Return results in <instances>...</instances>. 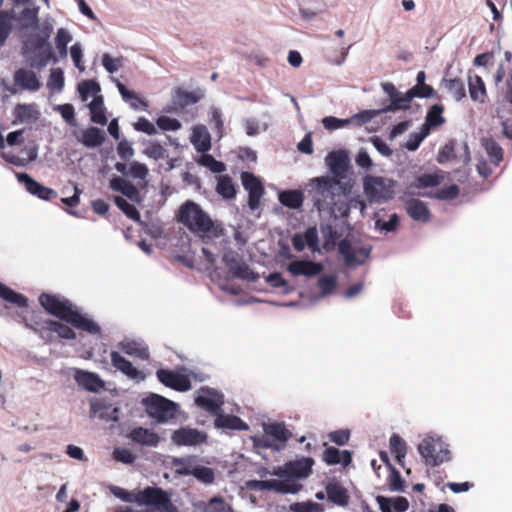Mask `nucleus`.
<instances>
[{
    "mask_svg": "<svg viewBox=\"0 0 512 512\" xmlns=\"http://www.w3.org/2000/svg\"><path fill=\"white\" fill-rule=\"evenodd\" d=\"M17 179L20 183L24 184L26 190L30 194L35 195L42 200L49 201L57 198V192L55 190L40 184L27 173L17 174Z\"/></svg>",
    "mask_w": 512,
    "mask_h": 512,
    "instance_id": "obj_15",
    "label": "nucleus"
},
{
    "mask_svg": "<svg viewBox=\"0 0 512 512\" xmlns=\"http://www.w3.org/2000/svg\"><path fill=\"white\" fill-rule=\"evenodd\" d=\"M223 262L228 271L236 278L253 279L248 265L234 251H227L223 255Z\"/></svg>",
    "mask_w": 512,
    "mask_h": 512,
    "instance_id": "obj_16",
    "label": "nucleus"
},
{
    "mask_svg": "<svg viewBox=\"0 0 512 512\" xmlns=\"http://www.w3.org/2000/svg\"><path fill=\"white\" fill-rule=\"evenodd\" d=\"M78 92L83 102L100 92V85L95 80H84L78 85Z\"/></svg>",
    "mask_w": 512,
    "mask_h": 512,
    "instance_id": "obj_50",
    "label": "nucleus"
},
{
    "mask_svg": "<svg viewBox=\"0 0 512 512\" xmlns=\"http://www.w3.org/2000/svg\"><path fill=\"white\" fill-rule=\"evenodd\" d=\"M71 40H72V37L66 29H64V28L58 29L56 37H55V44H56V47L59 50V53L62 57L67 56V45L69 42H71Z\"/></svg>",
    "mask_w": 512,
    "mask_h": 512,
    "instance_id": "obj_55",
    "label": "nucleus"
},
{
    "mask_svg": "<svg viewBox=\"0 0 512 512\" xmlns=\"http://www.w3.org/2000/svg\"><path fill=\"white\" fill-rule=\"evenodd\" d=\"M203 512H233V510L222 497L215 496L204 505Z\"/></svg>",
    "mask_w": 512,
    "mask_h": 512,
    "instance_id": "obj_54",
    "label": "nucleus"
},
{
    "mask_svg": "<svg viewBox=\"0 0 512 512\" xmlns=\"http://www.w3.org/2000/svg\"><path fill=\"white\" fill-rule=\"evenodd\" d=\"M241 181L245 190L248 191V205L255 210L260 205V199L264 194V186L261 181L251 172H242Z\"/></svg>",
    "mask_w": 512,
    "mask_h": 512,
    "instance_id": "obj_11",
    "label": "nucleus"
},
{
    "mask_svg": "<svg viewBox=\"0 0 512 512\" xmlns=\"http://www.w3.org/2000/svg\"><path fill=\"white\" fill-rule=\"evenodd\" d=\"M195 404L212 415H218L222 409L223 397L212 388H201L195 398Z\"/></svg>",
    "mask_w": 512,
    "mask_h": 512,
    "instance_id": "obj_13",
    "label": "nucleus"
},
{
    "mask_svg": "<svg viewBox=\"0 0 512 512\" xmlns=\"http://www.w3.org/2000/svg\"><path fill=\"white\" fill-rule=\"evenodd\" d=\"M120 410L111 404L96 400L91 402V414L106 422H117L119 420Z\"/></svg>",
    "mask_w": 512,
    "mask_h": 512,
    "instance_id": "obj_22",
    "label": "nucleus"
},
{
    "mask_svg": "<svg viewBox=\"0 0 512 512\" xmlns=\"http://www.w3.org/2000/svg\"><path fill=\"white\" fill-rule=\"evenodd\" d=\"M344 194L341 181L330 176L315 177L309 181L308 196L319 211L336 212V206Z\"/></svg>",
    "mask_w": 512,
    "mask_h": 512,
    "instance_id": "obj_2",
    "label": "nucleus"
},
{
    "mask_svg": "<svg viewBox=\"0 0 512 512\" xmlns=\"http://www.w3.org/2000/svg\"><path fill=\"white\" fill-rule=\"evenodd\" d=\"M115 83L123 100L127 102L133 110H147L148 103L138 96L136 92L129 90L119 80H115Z\"/></svg>",
    "mask_w": 512,
    "mask_h": 512,
    "instance_id": "obj_28",
    "label": "nucleus"
},
{
    "mask_svg": "<svg viewBox=\"0 0 512 512\" xmlns=\"http://www.w3.org/2000/svg\"><path fill=\"white\" fill-rule=\"evenodd\" d=\"M484 147L491 162L495 166H498L500 162L503 160V149L495 140L491 138L484 140Z\"/></svg>",
    "mask_w": 512,
    "mask_h": 512,
    "instance_id": "obj_47",
    "label": "nucleus"
},
{
    "mask_svg": "<svg viewBox=\"0 0 512 512\" xmlns=\"http://www.w3.org/2000/svg\"><path fill=\"white\" fill-rule=\"evenodd\" d=\"M156 123L164 131H177L181 128V123L177 119L168 116H160Z\"/></svg>",
    "mask_w": 512,
    "mask_h": 512,
    "instance_id": "obj_62",
    "label": "nucleus"
},
{
    "mask_svg": "<svg viewBox=\"0 0 512 512\" xmlns=\"http://www.w3.org/2000/svg\"><path fill=\"white\" fill-rule=\"evenodd\" d=\"M314 460L311 457H303L295 461H289L282 467L274 470L273 474L278 477H285L286 480L304 479L312 473Z\"/></svg>",
    "mask_w": 512,
    "mask_h": 512,
    "instance_id": "obj_8",
    "label": "nucleus"
},
{
    "mask_svg": "<svg viewBox=\"0 0 512 512\" xmlns=\"http://www.w3.org/2000/svg\"><path fill=\"white\" fill-rule=\"evenodd\" d=\"M119 348L127 355L135 356L141 360L149 359V350L146 346L136 341H123L118 344Z\"/></svg>",
    "mask_w": 512,
    "mask_h": 512,
    "instance_id": "obj_40",
    "label": "nucleus"
},
{
    "mask_svg": "<svg viewBox=\"0 0 512 512\" xmlns=\"http://www.w3.org/2000/svg\"><path fill=\"white\" fill-rule=\"evenodd\" d=\"M325 162L332 173L331 178L341 181L346 177L349 169V157L346 151L338 150L330 152L326 156Z\"/></svg>",
    "mask_w": 512,
    "mask_h": 512,
    "instance_id": "obj_14",
    "label": "nucleus"
},
{
    "mask_svg": "<svg viewBox=\"0 0 512 512\" xmlns=\"http://www.w3.org/2000/svg\"><path fill=\"white\" fill-rule=\"evenodd\" d=\"M364 192L370 202H385L393 197L394 182L383 177L367 176L364 180Z\"/></svg>",
    "mask_w": 512,
    "mask_h": 512,
    "instance_id": "obj_6",
    "label": "nucleus"
},
{
    "mask_svg": "<svg viewBox=\"0 0 512 512\" xmlns=\"http://www.w3.org/2000/svg\"><path fill=\"white\" fill-rule=\"evenodd\" d=\"M326 494L328 500L337 506L346 507L349 504L348 490L338 482H329L326 485Z\"/></svg>",
    "mask_w": 512,
    "mask_h": 512,
    "instance_id": "obj_27",
    "label": "nucleus"
},
{
    "mask_svg": "<svg viewBox=\"0 0 512 512\" xmlns=\"http://www.w3.org/2000/svg\"><path fill=\"white\" fill-rule=\"evenodd\" d=\"M198 163L204 167H207L214 173H222L226 170V165L216 160L211 154H202L198 160Z\"/></svg>",
    "mask_w": 512,
    "mask_h": 512,
    "instance_id": "obj_52",
    "label": "nucleus"
},
{
    "mask_svg": "<svg viewBox=\"0 0 512 512\" xmlns=\"http://www.w3.org/2000/svg\"><path fill=\"white\" fill-rule=\"evenodd\" d=\"M105 133L97 127H89L82 132L80 141L86 147L94 148L102 145Z\"/></svg>",
    "mask_w": 512,
    "mask_h": 512,
    "instance_id": "obj_39",
    "label": "nucleus"
},
{
    "mask_svg": "<svg viewBox=\"0 0 512 512\" xmlns=\"http://www.w3.org/2000/svg\"><path fill=\"white\" fill-rule=\"evenodd\" d=\"M303 236L305 238L306 245L312 252L319 251L318 231L315 226L307 228Z\"/></svg>",
    "mask_w": 512,
    "mask_h": 512,
    "instance_id": "obj_59",
    "label": "nucleus"
},
{
    "mask_svg": "<svg viewBox=\"0 0 512 512\" xmlns=\"http://www.w3.org/2000/svg\"><path fill=\"white\" fill-rule=\"evenodd\" d=\"M203 97V94L201 91L197 92H187L181 88H178L176 90V102L181 107H187L189 105L197 103L201 98Z\"/></svg>",
    "mask_w": 512,
    "mask_h": 512,
    "instance_id": "obj_48",
    "label": "nucleus"
},
{
    "mask_svg": "<svg viewBox=\"0 0 512 512\" xmlns=\"http://www.w3.org/2000/svg\"><path fill=\"white\" fill-rule=\"evenodd\" d=\"M90 110L91 121L99 125H106L107 117L105 114L104 101L102 96H94L93 100L88 104Z\"/></svg>",
    "mask_w": 512,
    "mask_h": 512,
    "instance_id": "obj_34",
    "label": "nucleus"
},
{
    "mask_svg": "<svg viewBox=\"0 0 512 512\" xmlns=\"http://www.w3.org/2000/svg\"><path fill=\"white\" fill-rule=\"evenodd\" d=\"M112 492L124 502L153 506L159 512H170L173 508L168 493L158 487H146L138 492H130L123 488L115 487Z\"/></svg>",
    "mask_w": 512,
    "mask_h": 512,
    "instance_id": "obj_4",
    "label": "nucleus"
},
{
    "mask_svg": "<svg viewBox=\"0 0 512 512\" xmlns=\"http://www.w3.org/2000/svg\"><path fill=\"white\" fill-rule=\"evenodd\" d=\"M143 153L154 160L163 159L166 156V150L158 142H150Z\"/></svg>",
    "mask_w": 512,
    "mask_h": 512,
    "instance_id": "obj_61",
    "label": "nucleus"
},
{
    "mask_svg": "<svg viewBox=\"0 0 512 512\" xmlns=\"http://www.w3.org/2000/svg\"><path fill=\"white\" fill-rule=\"evenodd\" d=\"M287 269L294 276H315L323 270V266L311 260H295L289 263Z\"/></svg>",
    "mask_w": 512,
    "mask_h": 512,
    "instance_id": "obj_23",
    "label": "nucleus"
},
{
    "mask_svg": "<svg viewBox=\"0 0 512 512\" xmlns=\"http://www.w3.org/2000/svg\"><path fill=\"white\" fill-rule=\"evenodd\" d=\"M216 192L225 199H233L236 196V188L232 178L228 175L219 176Z\"/></svg>",
    "mask_w": 512,
    "mask_h": 512,
    "instance_id": "obj_46",
    "label": "nucleus"
},
{
    "mask_svg": "<svg viewBox=\"0 0 512 512\" xmlns=\"http://www.w3.org/2000/svg\"><path fill=\"white\" fill-rule=\"evenodd\" d=\"M50 328V339H47V342H52L56 337L65 339V340H74L76 339L75 331L69 327L68 325L53 320Z\"/></svg>",
    "mask_w": 512,
    "mask_h": 512,
    "instance_id": "obj_42",
    "label": "nucleus"
},
{
    "mask_svg": "<svg viewBox=\"0 0 512 512\" xmlns=\"http://www.w3.org/2000/svg\"><path fill=\"white\" fill-rule=\"evenodd\" d=\"M110 357L113 367H115L117 370L121 371L123 374H125L131 379H135L138 377L139 371L137 370V368H135L133 364L129 360L124 358L120 353L112 351Z\"/></svg>",
    "mask_w": 512,
    "mask_h": 512,
    "instance_id": "obj_31",
    "label": "nucleus"
},
{
    "mask_svg": "<svg viewBox=\"0 0 512 512\" xmlns=\"http://www.w3.org/2000/svg\"><path fill=\"white\" fill-rule=\"evenodd\" d=\"M389 447L397 463L404 467V458L407 453L406 442L398 434H393L389 439Z\"/></svg>",
    "mask_w": 512,
    "mask_h": 512,
    "instance_id": "obj_43",
    "label": "nucleus"
},
{
    "mask_svg": "<svg viewBox=\"0 0 512 512\" xmlns=\"http://www.w3.org/2000/svg\"><path fill=\"white\" fill-rule=\"evenodd\" d=\"M12 17H14V10L0 11V47L6 43L12 31Z\"/></svg>",
    "mask_w": 512,
    "mask_h": 512,
    "instance_id": "obj_45",
    "label": "nucleus"
},
{
    "mask_svg": "<svg viewBox=\"0 0 512 512\" xmlns=\"http://www.w3.org/2000/svg\"><path fill=\"white\" fill-rule=\"evenodd\" d=\"M436 95L434 88L428 84H419L413 86L407 91V99L413 100V98H431Z\"/></svg>",
    "mask_w": 512,
    "mask_h": 512,
    "instance_id": "obj_49",
    "label": "nucleus"
},
{
    "mask_svg": "<svg viewBox=\"0 0 512 512\" xmlns=\"http://www.w3.org/2000/svg\"><path fill=\"white\" fill-rule=\"evenodd\" d=\"M38 12L39 8L35 5H30L24 7L20 13H17L14 10V17L12 20H15L21 29H32L36 28L38 25Z\"/></svg>",
    "mask_w": 512,
    "mask_h": 512,
    "instance_id": "obj_24",
    "label": "nucleus"
},
{
    "mask_svg": "<svg viewBox=\"0 0 512 512\" xmlns=\"http://www.w3.org/2000/svg\"><path fill=\"white\" fill-rule=\"evenodd\" d=\"M13 80L15 86H17L20 90L36 92L42 87L37 74L34 71L26 68L17 69L14 72Z\"/></svg>",
    "mask_w": 512,
    "mask_h": 512,
    "instance_id": "obj_18",
    "label": "nucleus"
},
{
    "mask_svg": "<svg viewBox=\"0 0 512 512\" xmlns=\"http://www.w3.org/2000/svg\"><path fill=\"white\" fill-rule=\"evenodd\" d=\"M149 173L148 167L140 162L134 161L130 164L129 175L134 179L144 180Z\"/></svg>",
    "mask_w": 512,
    "mask_h": 512,
    "instance_id": "obj_64",
    "label": "nucleus"
},
{
    "mask_svg": "<svg viewBox=\"0 0 512 512\" xmlns=\"http://www.w3.org/2000/svg\"><path fill=\"white\" fill-rule=\"evenodd\" d=\"M114 203L128 218L135 221L140 220L139 211L136 209L134 205L127 202V200H125L123 197L115 196Z\"/></svg>",
    "mask_w": 512,
    "mask_h": 512,
    "instance_id": "obj_51",
    "label": "nucleus"
},
{
    "mask_svg": "<svg viewBox=\"0 0 512 512\" xmlns=\"http://www.w3.org/2000/svg\"><path fill=\"white\" fill-rule=\"evenodd\" d=\"M279 201L290 209H299L303 205L304 194L301 190H284L279 194Z\"/></svg>",
    "mask_w": 512,
    "mask_h": 512,
    "instance_id": "obj_36",
    "label": "nucleus"
},
{
    "mask_svg": "<svg viewBox=\"0 0 512 512\" xmlns=\"http://www.w3.org/2000/svg\"><path fill=\"white\" fill-rule=\"evenodd\" d=\"M0 298L4 301L14 304L17 307L24 308L28 306L26 296L14 291L10 287L0 282Z\"/></svg>",
    "mask_w": 512,
    "mask_h": 512,
    "instance_id": "obj_41",
    "label": "nucleus"
},
{
    "mask_svg": "<svg viewBox=\"0 0 512 512\" xmlns=\"http://www.w3.org/2000/svg\"><path fill=\"white\" fill-rule=\"evenodd\" d=\"M468 89L472 101L477 103H484L486 101V86L483 79L479 75H469Z\"/></svg>",
    "mask_w": 512,
    "mask_h": 512,
    "instance_id": "obj_29",
    "label": "nucleus"
},
{
    "mask_svg": "<svg viewBox=\"0 0 512 512\" xmlns=\"http://www.w3.org/2000/svg\"><path fill=\"white\" fill-rule=\"evenodd\" d=\"M322 460L327 465L342 464L344 467H346L352 461V454L348 450L341 451L333 446H328L323 452Z\"/></svg>",
    "mask_w": 512,
    "mask_h": 512,
    "instance_id": "obj_26",
    "label": "nucleus"
},
{
    "mask_svg": "<svg viewBox=\"0 0 512 512\" xmlns=\"http://www.w3.org/2000/svg\"><path fill=\"white\" fill-rule=\"evenodd\" d=\"M47 86L49 89L61 91L64 87V75L61 69H53L49 75Z\"/></svg>",
    "mask_w": 512,
    "mask_h": 512,
    "instance_id": "obj_60",
    "label": "nucleus"
},
{
    "mask_svg": "<svg viewBox=\"0 0 512 512\" xmlns=\"http://www.w3.org/2000/svg\"><path fill=\"white\" fill-rule=\"evenodd\" d=\"M39 303L45 311L70 324L76 329L88 332L89 334H100L101 328L93 320L83 316L73 304L65 298L50 293H42L39 296Z\"/></svg>",
    "mask_w": 512,
    "mask_h": 512,
    "instance_id": "obj_1",
    "label": "nucleus"
},
{
    "mask_svg": "<svg viewBox=\"0 0 512 512\" xmlns=\"http://www.w3.org/2000/svg\"><path fill=\"white\" fill-rule=\"evenodd\" d=\"M267 437L272 438L276 443L270 442L268 438L262 439L258 445L265 448L281 449L285 446L286 442L291 438V432L285 427L283 423H272L264 428Z\"/></svg>",
    "mask_w": 512,
    "mask_h": 512,
    "instance_id": "obj_10",
    "label": "nucleus"
},
{
    "mask_svg": "<svg viewBox=\"0 0 512 512\" xmlns=\"http://www.w3.org/2000/svg\"><path fill=\"white\" fill-rule=\"evenodd\" d=\"M406 210L408 215L416 221L427 222L430 219V211L421 200L411 199L407 201Z\"/></svg>",
    "mask_w": 512,
    "mask_h": 512,
    "instance_id": "obj_30",
    "label": "nucleus"
},
{
    "mask_svg": "<svg viewBox=\"0 0 512 512\" xmlns=\"http://www.w3.org/2000/svg\"><path fill=\"white\" fill-rule=\"evenodd\" d=\"M389 472L390 473L387 478V484L389 486V489L395 492H404L405 481L403 480L400 472L395 467H391Z\"/></svg>",
    "mask_w": 512,
    "mask_h": 512,
    "instance_id": "obj_53",
    "label": "nucleus"
},
{
    "mask_svg": "<svg viewBox=\"0 0 512 512\" xmlns=\"http://www.w3.org/2000/svg\"><path fill=\"white\" fill-rule=\"evenodd\" d=\"M444 107L439 104H434L430 107L427 112L425 124L422 126L423 130L427 129L429 133L431 128H437L445 123V118L443 117Z\"/></svg>",
    "mask_w": 512,
    "mask_h": 512,
    "instance_id": "obj_37",
    "label": "nucleus"
},
{
    "mask_svg": "<svg viewBox=\"0 0 512 512\" xmlns=\"http://www.w3.org/2000/svg\"><path fill=\"white\" fill-rule=\"evenodd\" d=\"M291 512H323L321 504L312 501L296 502L290 505Z\"/></svg>",
    "mask_w": 512,
    "mask_h": 512,
    "instance_id": "obj_57",
    "label": "nucleus"
},
{
    "mask_svg": "<svg viewBox=\"0 0 512 512\" xmlns=\"http://www.w3.org/2000/svg\"><path fill=\"white\" fill-rule=\"evenodd\" d=\"M177 472L181 475H192L205 484H211L215 479V474L212 468L200 465L194 466L192 469H178Z\"/></svg>",
    "mask_w": 512,
    "mask_h": 512,
    "instance_id": "obj_35",
    "label": "nucleus"
},
{
    "mask_svg": "<svg viewBox=\"0 0 512 512\" xmlns=\"http://www.w3.org/2000/svg\"><path fill=\"white\" fill-rule=\"evenodd\" d=\"M441 84L457 102L466 97V88L461 78H443Z\"/></svg>",
    "mask_w": 512,
    "mask_h": 512,
    "instance_id": "obj_32",
    "label": "nucleus"
},
{
    "mask_svg": "<svg viewBox=\"0 0 512 512\" xmlns=\"http://www.w3.org/2000/svg\"><path fill=\"white\" fill-rule=\"evenodd\" d=\"M338 252L343 256L347 266L361 265L369 256V252L365 248L355 249L347 239H343L339 242Z\"/></svg>",
    "mask_w": 512,
    "mask_h": 512,
    "instance_id": "obj_17",
    "label": "nucleus"
},
{
    "mask_svg": "<svg viewBox=\"0 0 512 512\" xmlns=\"http://www.w3.org/2000/svg\"><path fill=\"white\" fill-rule=\"evenodd\" d=\"M411 101L407 99V92L402 94L398 91V96H393L390 99V105L386 108V111L407 110Z\"/></svg>",
    "mask_w": 512,
    "mask_h": 512,
    "instance_id": "obj_56",
    "label": "nucleus"
},
{
    "mask_svg": "<svg viewBox=\"0 0 512 512\" xmlns=\"http://www.w3.org/2000/svg\"><path fill=\"white\" fill-rule=\"evenodd\" d=\"M143 406L148 416L159 423L173 419L177 411V405L173 401L158 394H151L144 399Z\"/></svg>",
    "mask_w": 512,
    "mask_h": 512,
    "instance_id": "obj_5",
    "label": "nucleus"
},
{
    "mask_svg": "<svg viewBox=\"0 0 512 512\" xmlns=\"http://www.w3.org/2000/svg\"><path fill=\"white\" fill-rule=\"evenodd\" d=\"M52 321V319L45 317L42 312H34L29 319L25 320V326L47 342V339H50Z\"/></svg>",
    "mask_w": 512,
    "mask_h": 512,
    "instance_id": "obj_20",
    "label": "nucleus"
},
{
    "mask_svg": "<svg viewBox=\"0 0 512 512\" xmlns=\"http://www.w3.org/2000/svg\"><path fill=\"white\" fill-rule=\"evenodd\" d=\"M178 220L203 240L218 238L223 233L222 227L215 223L198 204L191 201L181 206Z\"/></svg>",
    "mask_w": 512,
    "mask_h": 512,
    "instance_id": "obj_3",
    "label": "nucleus"
},
{
    "mask_svg": "<svg viewBox=\"0 0 512 512\" xmlns=\"http://www.w3.org/2000/svg\"><path fill=\"white\" fill-rule=\"evenodd\" d=\"M206 434L192 428H180L171 436L173 443L178 446H195L206 441Z\"/></svg>",
    "mask_w": 512,
    "mask_h": 512,
    "instance_id": "obj_19",
    "label": "nucleus"
},
{
    "mask_svg": "<svg viewBox=\"0 0 512 512\" xmlns=\"http://www.w3.org/2000/svg\"><path fill=\"white\" fill-rule=\"evenodd\" d=\"M215 426L232 430H247L248 425L238 416L223 415L221 412L216 415Z\"/></svg>",
    "mask_w": 512,
    "mask_h": 512,
    "instance_id": "obj_33",
    "label": "nucleus"
},
{
    "mask_svg": "<svg viewBox=\"0 0 512 512\" xmlns=\"http://www.w3.org/2000/svg\"><path fill=\"white\" fill-rule=\"evenodd\" d=\"M113 457L116 461L124 464H132L136 456L127 448L117 447L113 451Z\"/></svg>",
    "mask_w": 512,
    "mask_h": 512,
    "instance_id": "obj_63",
    "label": "nucleus"
},
{
    "mask_svg": "<svg viewBox=\"0 0 512 512\" xmlns=\"http://www.w3.org/2000/svg\"><path fill=\"white\" fill-rule=\"evenodd\" d=\"M337 285V279L333 275H324L318 279V287L323 295L332 293Z\"/></svg>",
    "mask_w": 512,
    "mask_h": 512,
    "instance_id": "obj_58",
    "label": "nucleus"
},
{
    "mask_svg": "<svg viewBox=\"0 0 512 512\" xmlns=\"http://www.w3.org/2000/svg\"><path fill=\"white\" fill-rule=\"evenodd\" d=\"M156 376L163 385L179 392L188 391L192 386L187 375L169 369L157 370Z\"/></svg>",
    "mask_w": 512,
    "mask_h": 512,
    "instance_id": "obj_12",
    "label": "nucleus"
},
{
    "mask_svg": "<svg viewBox=\"0 0 512 512\" xmlns=\"http://www.w3.org/2000/svg\"><path fill=\"white\" fill-rule=\"evenodd\" d=\"M247 488L256 491H274L282 494L298 493L302 485L290 480H250L247 482Z\"/></svg>",
    "mask_w": 512,
    "mask_h": 512,
    "instance_id": "obj_9",
    "label": "nucleus"
},
{
    "mask_svg": "<svg viewBox=\"0 0 512 512\" xmlns=\"http://www.w3.org/2000/svg\"><path fill=\"white\" fill-rule=\"evenodd\" d=\"M418 451L425 463L430 466H437L447 461L450 454L440 440H435L432 437L424 438L418 445Z\"/></svg>",
    "mask_w": 512,
    "mask_h": 512,
    "instance_id": "obj_7",
    "label": "nucleus"
},
{
    "mask_svg": "<svg viewBox=\"0 0 512 512\" xmlns=\"http://www.w3.org/2000/svg\"><path fill=\"white\" fill-rule=\"evenodd\" d=\"M128 437L133 442L148 447H156L160 442V437L156 432L143 427L132 429Z\"/></svg>",
    "mask_w": 512,
    "mask_h": 512,
    "instance_id": "obj_25",
    "label": "nucleus"
},
{
    "mask_svg": "<svg viewBox=\"0 0 512 512\" xmlns=\"http://www.w3.org/2000/svg\"><path fill=\"white\" fill-rule=\"evenodd\" d=\"M110 188L114 191L121 192L131 200H135L139 195L137 188L131 182L121 177H114L111 179Z\"/></svg>",
    "mask_w": 512,
    "mask_h": 512,
    "instance_id": "obj_38",
    "label": "nucleus"
},
{
    "mask_svg": "<svg viewBox=\"0 0 512 512\" xmlns=\"http://www.w3.org/2000/svg\"><path fill=\"white\" fill-rule=\"evenodd\" d=\"M441 182V177L437 174H422L418 176L410 185L409 190L415 194L416 189H424L428 187L438 186Z\"/></svg>",
    "mask_w": 512,
    "mask_h": 512,
    "instance_id": "obj_44",
    "label": "nucleus"
},
{
    "mask_svg": "<svg viewBox=\"0 0 512 512\" xmlns=\"http://www.w3.org/2000/svg\"><path fill=\"white\" fill-rule=\"evenodd\" d=\"M74 379L80 387L90 392H98L105 385L98 374L81 369L75 370Z\"/></svg>",
    "mask_w": 512,
    "mask_h": 512,
    "instance_id": "obj_21",
    "label": "nucleus"
}]
</instances>
